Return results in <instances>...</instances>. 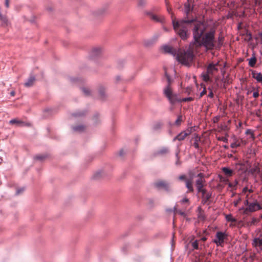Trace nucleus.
Masks as SVG:
<instances>
[{
  "mask_svg": "<svg viewBox=\"0 0 262 262\" xmlns=\"http://www.w3.org/2000/svg\"><path fill=\"white\" fill-rule=\"evenodd\" d=\"M173 27L175 32L183 40L189 36L188 28L192 27L194 44L196 46H204L207 50H212L215 46V30H211L202 37L206 30V25L200 21L182 20L175 22L173 21Z\"/></svg>",
  "mask_w": 262,
  "mask_h": 262,
  "instance_id": "obj_1",
  "label": "nucleus"
},
{
  "mask_svg": "<svg viewBox=\"0 0 262 262\" xmlns=\"http://www.w3.org/2000/svg\"><path fill=\"white\" fill-rule=\"evenodd\" d=\"M194 55L193 51L189 49L185 51H180L177 55V59L181 64L189 66L192 63Z\"/></svg>",
  "mask_w": 262,
  "mask_h": 262,
  "instance_id": "obj_2",
  "label": "nucleus"
},
{
  "mask_svg": "<svg viewBox=\"0 0 262 262\" xmlns=\"http://www.w3.org/2000/svg\"><path fill=\"white\" fill-rule=\"evenodd\" d=\"M164 95L167 98L171 103H174L177 101H181L177 94L172 92L170 86H166L163 90Z\"/></svg>",
  "mask_w": 262,
  "mask_h": 262,
  "instance_id": "obj_3",
  "label": "nucleus"
},
{
  "mask_svg": "<svg viewBox=\"0 0 262 262\" xmlns=\"http://www.w3.org/2000/svg\"><path fill=\"white\" fill-rule=\"evenodd\" d=\"M205 183V179L203 177V174L202 173H199L197 176V179L195 181V185L197 188L198 192H201L204 189H203V187Z\"/></svg>",
  "mask_w": 262,
  "mask_h": 262,
  "instance_id": "obj_4",
  "label": "nucleus"
},
{
  "mask_svg": "<svg viewBox=\"0 0 262 262\" xmlns=\"http://www.w3.org/2000/svg\"><path fill=\"white\" fill-rule=\"evenodd\" d=\"M262 208L260 205L256 202L250 203L249 206H248L244 210V213L247 214L248 211L252 212L256 211L258 210L261 209Z\"/></svg>",
  "mask_w": 262,
  "mask_h": 262,
  "instance_id": "obj_5",
  "label": "nucleus"
},
{
  "mask_svg": "<svg viewBox=\"0 0 262 262\" xmlns=\"http://www.w3.org/2000/svg\"><path fill=\"white\" fill-rule=\"evenodd\" d=\"M192 10H193V7L190 5V4L189 2V0H188V2L184 4V12L186 15V17L185 19H181V20H193V21H196V20H194V19H188V15H189V13L192 11ZM174 21L175 22L178 21H175L174 20H173L172 21ZM178 21H179V20Z\"/></svg>",
  "mask_w": 262,
  "mask_h": 262,
  "instance_id": "obj_6",
  "label": "nucleus"
},
{
  "mask_svg": "<svg viewBox=\"0 0 262 262\" xmlns=\"http://www.w3.org/2000/svg\"><path fill=\"white\" fill-rule=\"evenodd\" d=\"M225 237V234L224 233L218 232L216 234L214 242L218 246L221 245L224 243Z\"/></svg>",
  "mask_w": 262,
  "mask_h": 262,
  "instance_id": "obj_7",
  "label": "nucleus"
},
{
  "mask_svg": "<svg viewBox=\"0 0 262 262\" xmlns=\"http://www.w3.org/2000/svg\"><path fill=\"white\" fill-rule=\"evenodd\" d=\"M9 123L11 124H16L18 126H30L31 125L30 122H24L17 119H12Z\"/></svg>",
  "mask_w": 262,
  "mask_h": 262,
  "instance_id": "obj_8",
  "label": "nucleus"
},
{
  "mask_svg": "<svg viewBox=\"0 0 262 262\" xmlns=\"http://www.w3.org/2000/svg\"><path fill=\"white\" fill-rule=\"evenodd\" d=\"M219 63H210L208 65L207 69V72L210 75H213L218 71L217 66Z\"/></svg>",
  "mask_w": 262,
  "mask_h": 262,
  "instance_id": "obj_9",
  "label": "nucleus"
},
{
  "mask_svg": "<svg viewBox=\"0 0 262 262\" xmlns=\"http://www.w3.org/2000/svg\"><path fill=\"white\" fill-rule=\"evenodd\" d=\"M191 133L190 130H187L184 132H182L177 135L174 138V140H178L179 141L183 140L187 136Z\"/></svg>",
  "mask_w": 262,
  "mask_h": 262,
  "instance_id": "obj_10",
  "label": "nucleus"
},
{
  "mask_svg": "<svg viewBox=\"0 0 262 262\" xmlns=\"http://www.w3.org/2000/svg\"><path fill=\"white\" fill-rule=\"evenodd\" d=\"M162 50L165 53H169L173 55L177 54L176 49L169 46H164L162 47Z\"/></svg>",
  "mask_w": 262,
  "mask_h": 262,
  "instance_id": "obj_11",
  "label": "nucleus"
},
{
  "mask_svg": "<svg viewBox=\"0 0 262 262\" xmlns=\"http://www.w3.org/2000/svg\"><path fill=\"white\" fill-rule=\"evenodd\" d=\"M252 245L257 249L262 250V238H255L253 241Z\"/></svg>",
  "mask_w": 262,
  "mask_h": 262,
  "instance_id": "obj_12",
  "label": "nucleus"
},
{
  "mask_svg": "<svg viewBox=\"0 0 262 262\" xmlns=\"http://www.w3.org/2000/svg\"><path fill=\"white\" fill-rule=\"evenodd\" d=\"M156 187L160 188H162L166 190H168L169 189V185L165 182L163 181H159L155 183Z\"/></svg>",
  "mask_w": 262,
  "mask_h": 262,
  "instance_id": "obj_13",
  "label": "nucleus"
},
{
  "mask_svg": "<svg viewBox=\"0 0 262 262\" xmlns=\"http://www.w3.org/2000/svg\"><path fill=\"white\" fill-rule=\"evenodd\" d=\"M200 192H202V202L203 203L205 204L208 201H209V199L210 198L211 194L207 192L206 191V189H204L202 191H201Z\"/></svg>",
  "mask_w": 262,
  "mask_h": 262,
  "instance_id": "obj_14",
  "label": "nucleus"
},
{
  "mask_svg": "<svg viewBox=\"0 0 262 262\" xmlns=\"http://www.w3.org/2000/svg\"><path fill=\"white\" fill-rule=\"evenodd\" d=\"M150 18L156 22L163 23L165 18L163 16H160L154 14H150Z\"/></svg>",
  "mask_w": 262,
  "mask_h": 262,
  "instance_id": "obj_15",
  "label": "nucleus"
},
{
  "mask_svg": "<svg viewBox=\"0 0 262 262\" xmlns=\"http://www.w3.org/2000/svg\"><path fill=\"white\" fill-rule=\"evenodd\" d=\"M104 176H105V172L101 170L97 171L94 174H93V179L95 180H99L100 179H101L103 178Z\"/></svg>",
  "mask_w": 262,
  "mask_h": 262,
  "instance_id": "obj_16",
  "label": "nucleus"
},
{
  "mask_svg": "<svg viewBox=\"0 0 262 262\" xmlns=\"http://www.w3.org/2000/svg\"><path fill=\"white\" fill-rule=\"evenodd\" d=\"M252 77L255 79L258 82H262V73L253 71L252 72Z\"/></svg>",
  "mask_w": 262,
  "mask_h": 262,
  "instance_id": "obj_17",
  "label": "nucleus"
},
{
  "mask_svg": "<svg viewBox=\"0 0 262 262\" xmlns=\"http://www.w3.org/2000/svg\"><path fill=\"white\" fill-rule=\"evenodd\" d=\"M192 182H193L192 179H187L185 181L186 186L189 192L193 191V186H192Z\"/></svg>",
  "mask_w": 262,
  "mask_h": 262,
  "instance_id": "obj_18",
  "label": "nucleus"
},
{
  "mask_svg": "<svg viewBox=\"0 0 262 262\" xmlns=\"http://www.w3.org/2000/svg\"><path fill=\"white\" fill-rule=\"evenodd\" d=\"M106 9L105 8H100L94 12V15L96 17L100 16L106 13Z\"/></svg>",
  "mask_w": 262,
  "mask_h": 262,
  "instance_id": "obj_19",
  "label": "nucleus"
},
{
  "mask_svg": "<svg viewBox=\"0 0 262 262\" xmlns=\"http://www.w3.org/2000/svg\"><path fill=\"white\" fill-rule=\"evenodd\" d=\"M103 49L101 47H96L92 49V53L95 55L101 54L103 52Z\"/></svg>",
  "mask_w": 262,
  "mask_h": 262,
  "instance_id": "obj_20",
  "label": "nucleus"
},
{
  "mask_svg": "<svg viewBox=\"0 0 262 262\" xmlns=\"http://www.w3.org/2000/svg\"><path fill=\"white\" fill-rule=\"evenodd\" d=\"M168 152V149L166 147H163L155 152V156H158V155H162L166 154Z\"/></svg>",
  "mask_w": 262,
  "mask_h": 262,
  "instance_id": "obj_21",
  "label": "nucleus"
},
{
  "mask_svg": "<svg viewBox=\"0 0 262 262\" xmlns=\"http://www.w3.org/2000/svg\"><path fill=\"white\" fill-rule=\"evenodd\" d=\"M35 80L34 77H30L28 80L25 83V85L27 87H30L33 85L34 81Z\"/></svg>",
  "mask_w": 262,
  "mask_h": 262,
  "instance_id": "obj_22",
  "label": "nucleus"
},
{
  "mask_svg": "<svg viewBox=\"0 0 262 262\" xmlns=\"http://www.w3.org/2000/svg\"><path fill=\"white\" fill-rule=\"evenodd\" d=\"M99 94L100 99H103L105 98V89L103 86H100Z\"/></svg>",
  "mask_w": 262,
  "mask_h": 262,
  "instance_id": "obj_23",
  "label": "nucleus"
},
{
  "mask_svg": "<svg viewBox=\"0 0 262 262\" xmlns=\"http://www.w3.org/2000/svg\"><path fill=\"white\" fill-rule=\"evenodd\" d=\"M163 126V123L161 122H156L152 126V128L154 130H157L160 129L162 128Z\"/></svg>",
  "mask_w": 262,
  "mask_h": 262,
  "instance_id": "obj_24",
  "label": "nucleus"
},
{
  "mask_svg": "<svg viewBox=\"0 0 262 262\" xmlns=\"http://www.w3.org/2000/svg\"><path fill=\"white\" fill-rule=\"evenodd\" d=\"M222 170L227 176H231L232 175L233 171L227 167H223Z\"/></svg>",
  "mask_w": 262,
  "mask_h": 262,
  "instance_id": "obj_25",
  "label": "nucleus"
},
{
  "mask_svg": "<svg viewBox=\"0 0 262 262\" xmlns=\"http://www.w3.org/2000/svg\"><path fill=\"white\" fill-rule=\"evenodd\" d=\"M249 60V65L251 67H254L256 62V58L255 56L252 57V58L248 59Z\"/></svg>",
  "mask_w": 262,
  "mask_h": 262,
  "instance_id": "obj_26",
  "label": "nucleus"
},
{
  "mask_svg": "<svg viewBox=\"0 0 262 262\" xmlns=\"http://www.w3.org/2000/svg\"><path fill=\"white\" fill-rule=\"evenodd\" d=\"M259 220L257 219H256L255 217H253L251 221L248 222L247 223V226H251L252 225H255L256 223L259 222Z\"/></svg>",
  "mask_w": 262,
  "mask_h": 262,
  "instance_id": "obj_27",
  "label": "nucleus"
},
{
  "mask_svg": "<svg viewBox=\"0 0 262 262\" xmlns=\"http://www.w3.org/2000/svg\"><path fill=\"white\" fill-rule=\"evenodd\" d=\"M84 129L85 127L83 125H78L73 127V129L76 132H82Z\"/></svg>",
  "mask_w": 262,
  "mask_h": 262,
  "instance_id": "obj_28",
  "label": "nucleus"
},
{
  "mask_svg": "<svg viewBox=\"0 0 262 262\" xmlns=\"http://www.w3.org/2000/svg\"><path fill=\"white\" fill-rule=\"evenodd\" d=\"M82 91L84 93L85 95H86V96H89L91 93V90L88 88H85V87L82 88Z\"/></svg>",
  "mask_w": 262,
  "mask_h": 262,
  "instance_id": "obj_29",
  "label": "nucleus"
},
{
  "mask_svg": "<svg viewBox=\"0 0 262 262\" xmlns=\"http://www.w3.org/2000/svg\"><path fill=\"white\" fill-rule=\"evenodd\" d=\"M210 75L209 74H208L207 72V73L203 74L202 75V77H203V79L204 81H205L206 82L210 81Z\"/></svg>",
  "mask_w": 262,
  "mask_h": 262,
  "instance_id": "obj_30",
  "label": "nucleus"
},
{
  "mask_svg": "<svg viewBox=\"0 0 262 262\" xmlns=\"http://www.w3.org/2000/svg\"><path fill=\"white\" fill-rule=\"evenodd\" d=\"M152 43H153V41L152 40H151L150 39H147V40H144V45L145 47H149L151 45H152Z\"/></svg>",
  "mask_w": 262,
  "mask_h": 262,
  "instance_id": "obj_31",
  "label": "nucleus"
},
{
  "mask_svg": "<svg viewBox=\"0 0 262 262\" xmlns=\"http://www.w3.org/2000/svg\"><path fill=\"white\" fill-rule=\"evenodd\" d=\"M223 39H224V37L223 36L220 35L219 36L218 40H217L219 47H221L222 45L223 42Z\"/></svg>",
  "mask_w": 262,
  "mask_h": 262,
  "instance_id": "obj_32",
  "label": "nucleus"
},
{
  "mask_svg": "<svg viewBox=\"0 0 262 262\" xmlns=\"http://www.w3.org/2000/svg\"><path fill=\"white\" fill-rule=\"evenodd\" d=\"M191 245L194 249H198L199 248L198 242L197 240L191 243Z\"/></svg>",
  "mask_w": 262,
  "mask_h": 262,
  "instance_id": "obj_33",
  "label": "nucleus"
},
{
  "mask_svg": "<svg viewBox=\"0 0 262 262\" xmlns=\"http://www.w3.org/2000/svg\"><path fill=\"white\" fill-rule=\"evenodd\" d=\"M199 140H200V139L198 137V136H196V137L195 138V142L193 143V146H194V147L195 148H198L199 147V143H198V141H199Z\"/></svg>",
  "mask_w": 262,
  "mask_h": 262,
  "instance_id": "obj_34",
  "label": "nucleus"
},
{
  "mask_svg": "<svg viewBox=\"0 0 262 262\" xmlns=\"http://www.w3.org/2000/svg\"><path fill=\"white\" fill-rule=\"evenodd\" d=\"M165 75H166V79H167V86H170V84H171V79H170V77L167 74L166 72L165 73Z\"/></svg>",
  "mask_w": 262,
  "mask_h": 262,
  "instance_id": "obj_35",
  "label": "nucleus"
},
{
  "mask_svg": "<svg viewBox=\"0 0 262 262\" xmlns=\"http://www.w3.org/2000/svg\"><path fill=\"white\" fill-rule=\"evenodd\" d=\"M246 134L247 135H250V137H251L252 139H254V135H253V134L251 130L248 129V130H246Z\"/></svg>",
  "mask_w": 262,
  "mask_h": 262,
  "instance_id": "obj_36",
  "label": "nucleus"
},
{
  "mask_svg": "<svg viewBox=\"0 0 262 262\" xmlns=\"http://www.w3.org/2000/svg\"><path fill=\"white\" fill-rule=\"evenodd\" d=\"M182 121V117L179 116L175 121V124L179 125Z\"/></svg>",
  "mask_w": 262,
  "mask_h": 262,
  "instance_id": "obj_37",
  "label": "nucleus"
},
{
  "mask_svg": "<svg viewBox=\"0 0 262 262\" xmlns=\"http://www.w3.org/2000/svg\"><path fill=\"white\" fill-rule=\"evenodd\" d=\"M226 219L228 221L235 222V220L234 219L231 215H227Z\"/></svg>",
  "mask_w": 262,
  "mask_h": 262,
  "instance_id": "obj_38",
  "label": "nucleus"
},
{
  "mask_svg": "<svg viewBox=\"0 0 262 262\" xmlns=\"http://www.w3.org/2000/svg\"><path fill=\"white\" fill-rule=\"evenodd\" d=\"M251 171L252 172H259V168H258V166H255L254 168H253V169H251Z\"/></svg>",
  "mask_w": 262,
  "mask_h": 262,
  "instance_id": "obj_39",
  "label": "nucleus"
},
{
  "mask_svg": "<svg viewBox=\"0 0 262 262\" xmlns=\"http://www.w3.org/2000/svg\"><path fill=\"white\" fill-rule=\"evenodd\" d=\"M173 211L174 212H177L179 213L181 215H185V213L184 212H182L181 211H177V208L175 207L173 208Z\"/></svg>",
  "mask_w": 262,
  "mask_h": 262,
  "instance_id": "obj_40",
  "label": "nucleus"
},
{
  "mask_svg": "<svg viewBox=\"0 0 262 262\" xmlns=\"http://www.w3.org/2000/svg\"><path fill=\"white\" fill-rule=\"evenodd\" d=\"M35 158L37 160H42L45 158V157L43 156H36Z\"/></svg>",
  "mask_w": 262,
  "mask_h": 262,
  "instance_id": "obj_41",
  "label": "nucleus"
},
{
  "mask_svg": "<svg viewBox=\"0 0 262 262\" xmlns=\"http://www.w3.org/2000/svg\"><path fill=\"white\" fill-rule=\"evenodd\" d=\"M191 100H192V98L191 97H188V98L183 99L182 101L186 102V101H190Z\"/></svg>",
  "mask_w": 262,
  "mask_h": 262,
  "instance_id": "obj_42",
  "label": "nucleus"
},
{
  "mask_svg": "<svg viewBox=\"0 0 262 262\" xmlns=\"http://www.w3.org/2000/svg\"><path fill=\"white\" fill-rule=\"evenodd\" d=\"M258 96H259V93H258V91H255L253 93V96L254 98H257L258 97Z\"/></svg>",
  "mask_w": 262,
  "mask_h": 262,
  "instance_id": "obj_43",
  "label": "nucleus"
},
{
  "mask_svg": "<svg viewBox=\"0 0 262 262\" xmlns=\"http://www.w3.org/2000/svg\"><path fill=\"white\" fill-rule=\"evenodd\" d=\"M218 139H219V140L223 141V142H227V139L226 138H225V137H219V138H218Z\"/></svg>",
  "mask_w": 262,
  "mask_h": 262,
  "instance_id": "obj_44",
  "label": "nucleus"
},
{
  "mask_svg": "<svg viewBox=\"0 0 262 262\" xmlns=\"http://www.w3.org/2000/svg\"><path fill=\"white\" fill-rule=\"evenodd\" d=\"M179 179L180 180H186V177L185 175H182V176H180L179 178Z\"/></svg>",
  "mask_w": 262,
  "mask_h": 262,
  "instance_id": "obj_45",
  "label": "nucleus"
},
{
  "mask_svg": "<svg viewBox=\"0 0 262 262\" xmlns=\"http://www.w3.org/2000/svg\"><path fill=\"white\" fill-rule=\"evenodd\" d=\"M239 145L238 144H237L236 143H232L231 144V147L232 148H235V147H237V146H238Z\"/></svg>",
  "mask_w": 262,
  "mask_h": 262,
  "instance_id": "obj_46",
  "label": "nucleus"
},
{
  "mask_svg": "<svg viewBox=\"0 0 262 262\" xmlns=\"http://www.w3.org/2000/svg\"><path fill=\"white\" fill-rule=\"evenodd\" d=\"M5 6L7 8L9 7V0H5Z\"/></svg>",
  "mask_w": 262,
  "mask_h": 262,
  "instance_id": "obj_47",
  "label": "nucleus"
},
{
  "mask_svg": "<svg viewBox=\"0 0 262 262\" xmlns=\"http://www.w3.org/2000/svg\"><path fill=\"white\" fill-rule=\"evenodd\" d=\"M208 97L210 98H213V93L211 90H210L209 94H208Z\"/></svg>",
  "mask_w": 262,
  "mask_h": 262,
  "instance_id": "obj_48",
  "label": "nucleus"
},
{
  "mask_svg": "<svg viewBox=\"0 0 262 262\" xmlns=\"http://www.w3.org/2000/svg\"><path fill=\"white\" fill-rule=\"evenodd\" d=\"M189 202V200L187 198H184L182 200V203H188Z\"/></svg>",
  "mask_w": 262,
  "mask_h": 262,
  "instance_id": "obj_49",
  "label": "nucleus"
},
{
  "mask_svg": "<svg viewBox=\"0 0 262 262\" xmlns=\"http://www.w3.org/2000/svg\"><path fill=\"white\" fill-rule=\"evenodd\" d=\"M145 4V2H144V1L143 0H141L140 3H139V5H141V6H143L144 5V4Z\"/></svg>",
  "mask_w": 262,
  "mask_h": 262,
  "instance_id": "obj_50",
  "label": "nucleus"
},
{
  "mask_svg": "<svg viewBox=\"0 0 262 262\" xmlns=\"http://www.w3.org/2000/svg\"><path fill=\"white\" fill-rule=\"evenodd\" d=\"M206 93V91L204 90L200 94V96L202 97L204 94H205Z\"/></svg>",
  "mask_w": 262,
  "mask_h": 262,
  "instance_id": "obj_51",
  "label": "nucleus"
},
{
  "mask_svg": "<svg viewBox=\"0 0 262 262\" xmlns=\"http://www.w3.org/2000/svg\"><path fill=\"white\" fill-rule=\"evenodd\" d=\"M240 201V199H239L238 200L236 201H235L234 202V205L235 206H236L238 204V203H239V202Z\"/></svg>",
  "mask_w": 262,
  "mask_h": 262,
  "instance_id": "obj_52",
  "label": "nucleus"
},
{
  "mask_svg": "<svg viewBox=\"0 0 262 262\" xmlns=\"http://www.w3.org/2000/svg\"><path fill=\"white\" fill-rule=\"evenodd\" d=\"M116 79L117 81H119V80H120L121 79V77L120 76H117L116 77Z\"/></svg>",
  "mask_w": 262,
  "mask_h": 262,
  "instance_id": "obj_53",
  "label": "nucleus"
},
{
  "mask_svg": "<svg viewBox=\"0 0 262 262\" xmlns=\"http://www.w3.org/2000/svg\"><path fill=\"white\" fill-rule=\"evenodd\" d=\"M250 203H249V202L248 201V200H246L245 201V205L247 206H249V205Z\"/></svg>",
  "mask_w": 262,
  "mask_h": 262,
  "instance_id": "obj_54",
  "label": "nucleus"
},
{
  "mask_svg": "<svg viewBox=\"0 0 262 262\" xmlns=\"http://www.w3.org/2000/svg\"><path fill=\"white\" fill-rule=\"evenodd\" d=\"M15 92L14 91H12L11 93H10V95L12 96H14L15 95Z\"/></svg>",
  "mask_w": 262,
  "mask_h": 262,
  "instance_id": "obj_55",
  "label": "nucleus"
},
{
  "mask_svg": "<svg viewBox=\"0 0 262 262\" xmlns=\"http://www.w3.org/2000/svg\"><path fill=\"white\" fill-rule=\"evenodd\" d=\"M24 190V189H21L20 190H17V193L19 194L20 192L23 191Z\"/></svg>",
  "mask_w": 262,
  "mask_h": 262,
  "instance_id": "obj_56",
  "label": "nucleus"
},
{
  "mask_svg": "<svg viewBox=\"0 0 262 262\" xmlns=\"http://www.w3.org/2000/svg\"><path fill=\"white\" fill-rule=\"evenodd\" d=\"M248 190V188L247 187H245L244 189H243V192H246Z\"/></svg>",
  "mask_w": 262,
  "mask_h": 262,
  "instance_id": "obj_57",
  "label": "nucleus"
},
{
  "mask_svg": "<svg viewBox=\"0 0 262 262\" xmlns=\"http://www.w3.org/2000/svg\"><path fill=\"white\" fill-rule=\"evenodd\" d=\"M187 90L188 93H189H189H190V91H191V88H189V87H188V88H187Z\"/></svg>",
  "mask_w": 262,
  "mask_h": 262,
  "instance_id": "obj_58",
  "label": "nucleus"
},
{
  "mask_svg": "<svg viewBox=\"0 0 262 262\" xmlns=\"http://www.w3.org/2000/svg\"><path fill=\"white\" fill-rule=\"evenodd\" d=\"M166 211H167V212H170V211H172V209H166Z\"/></svg>",
  "mask_w": 262,
  "mask_h": 262,
  "instance_id": "obj_59",
  "label": "nucleus"
},
{
  "mask_svg": "<svg viewBox=\"0 0 262 262\" xmlns=\"http://www.w3.org/2000/svg\"><path fill=\"white\" fill-rule=\"evenodd\" d=\"M201 239H202L203 241H206V237H202V238H201Z\"/></svg>",
  "mask_w": 262,
  "mask_h": 262,
  "instance_id": "obj_60",
  "label": "nucleus"
},
{
  "mask_svg": "<svg viewBox=\"0 0 262 262\" xmlns=\"http://www.w3.org/2000/svg\"><path fill=\"white\" fill-rule=\"evenodd\" d=\"M251 92V91H248L247 92V94L249 95Z\"/></svg>",
  "mask_w": 262,
  "mask_h": 262,
  "instance_id": "obj_61",
  "label": "nucleus"
},
{
  "mask_svg": "<svg viewBox=\"0 0 262 262\" xmlns=\"http://www.w3.org/2000/svg\"><path fill=\"white\" fill-rule=\"evenodd\" d=\"M248 191H249V192L250 193L252 192V190H251V189L249 190Z\"/></svg>",
  "mask_w": 262,
  "mask_h": 262,
  "instance_id": "obj_62",
  "label": "nucleus"
},
{
  "mask_svg": "<svg viewBox=\"0 0 262 262\" xmlns=\"http://www.w3.org/2000/svg\"><path fill=\"white\" fill-rule=\"evenodd\" d=\"M261 217L262 218V215H261Z\"/></svg>",
  "mask_w": 262,
  "mask_h": 262,
  "instance_id": "obj_63",
  "label": "nucleus"
}]
</instances>
